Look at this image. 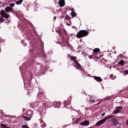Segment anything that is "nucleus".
Masks as SVG:
<instances>
[{
  "label": "nucleus",
  "instance_id": "nucleus-8",
  "mask_svg": "<svg viewBox=\"0 0 128 128\" xmlns=\"http://www.w3.org/2000/svg\"><path fill=\"white\" fill-rule=\"evenodd\" d=\"M100 50L98 48H96L93 50V52L94 54V56H98V53L100 52Z\"/></svg>",
  "mask_w": 128,
  "mask_h": 128
},
{
  "label": "nucleus",
  "instance_id": "nucleus-13",
  "mask_svg": "<svg viewBox=\"0 0 128 128\" xmlns=\"http://www.w3.org/2000/svg\"><path fill=\"white\" fill-rule=\"evenodd\" d=\"M32 116L28 117V116H23L22 118H24L25 120L28 121V120H32Z\"/></svg>",
  "mask_w": 128,
  "mask_h": 128
},
{
  "label": "nucleus",
  "instance_id": "nucleus-33",
  "mask_svg": "<svg viewBox=\"0 0 128 128\" xmlns=\"http://www.w3.org/2000/svg\"><path fill=\"white\" fill-rule=\"evenodd\" d=\"M54 20H56V16H54Z\"/></svg>",
  "mask_w": 128,
  "mask_h": 128
},
{
  "label": "nucleus",
  "instance_id": "nucleus-17",
  "mask_svg": "<svg viewBox=\"0 0 128 128\" xmlns=\"http://www.w3.org/2000/svg\"><path fill=\"white\" fill-rule=\"evenodd\" d=\"M0 126H2V128H8V126H6V125L4 124H1Z\"/></svg>",
  "mask_w": 128,
  "mask_h": 128
},
{
  "label": "nucleus",
  "instance_id": "nucleus-36",
  "mask_svg": "<svg viewBox=\"0 0 128 128\" xmlns=\"http://www.w3.org/2000/svg\"><path fill=\"white\" fill-rule=\"evenodd\" d=\"M0 114H2V110H0Z\"/></svg>",
  "mask_w": 128,
  "mask_h": 128
},
{
  "label": "nucleus",
  "instance_id": "nucleus-5",
  "mask_svg": "<svg viewBox=\"0 0 128 128\" xmlns=\"http://www.w3.org/2000/svg\"><path fill=\"white\" fill-rule=\"evenodd\" d=\"M44 92L40 91L37 95V100L41 102H44V100H46V96H44Z\"/></svg>",
  "mask_w": 128,
  "mask_h": 128
},
{
  "label": "nucleus",
  "instance_id": "nucleus-22",
  "mask_svg": "<svg viewBox=\"0 0 128 128\" xmlns=\"http://www.w3.org/2000/svg\"><path fill=\"white\" fill-rule=\"evenodd\" d=\"M120 112V110L117 109L116 110H114V114H118V112Z\"/></svg>",
  "mask_w": 128,
  "mask_h": 128
},
{
  "label": "nucleus",
  "instance_id": "nucleus-28",
  "mask_svg": "<svg viewBox=\"0 0 128 128\" xmlns=\"http://www.w3.org/2000/svg\"><path fill=\"white\" fill-rule=\"evenodd\" d=\"M94 55L92 54V56H89V58H90V60H92V56H94Z\"/></svg>",
  "mask_w": 128,
  "mask_h": 128
},
{
  "label": "nucleus",
  "instance_id": "nucleus-7",
  "mask_svg": "<svg viewBox=\"0 0 128 128\" xmlns=\"http://www.w3.org/2000/svg\"><path fill=\"white\" fill-rule=\"evenodd\" d=\"M93 78L95 80L98 82H102V78L100 76H94Z\"/></svg>",
  "mask_w": 128,
  "mask_h": 128
},
{
  "label": "nucleus",
  "instance_id": "nucleus-9",
  "mask_svg": "<svg viewBox=\"0 0 128 128\" xmlns=\"http://www.w3.org/2000/svg\"><path fill=\"white\" fill-rule=\"evenodd\" d=\"M58 4L61 8H62V6H64L65 4L64 0H60L58 2Z\"/></svg>",
  "mask_w": 128,
  "mask_h": 128
},
{
  "label": "nucleus",
  "instance_id": "nucleus-32",
  "mask_svg": "<svg viewBox=\"0 0 128 128\" xmlns=\"http://www.w3.org/2000/svg\"><path fill=\"white\" fill-rule=\"evenodd\" d=\"M106 116V113H103V114H102V116Z\"/></svg>",
  "mask_w": 128,
  "mask_h": 128
},
{
  "label": "nucleus",
  "instance_id": "nucleus-3",
  "mask_svg": "<svg viewBox=\"0 0 128 128\" xmlns=\"http://www.w3.org/2000/svg\"><path fill=\"white\" fill-rule=\"evenodd\" d=\"M88 34V32L86 30H80L78 32L76 36L78 38H84V36H86Z\"/></svg>",
  "mask_w": 128,
  "mask_h": 128
},
{
  "label": "nucleus",
  "instance_id": "nucleus-25",
  "mask_svg": "<svg viewBox=\"0 0 128 128\" xmlns=\"http://www.w3.org/2000/svg\"><path fill=\"white\" fill-rule=\"evenodd\" d=\"M10 8H14V3H12L10 4Z\"/></svg>",
  "mask_w": 128,
  "mask_h": 128
},
{
  "label": "nucleus",
  "instance_id": "nucleus-23",
  "mask_svg": "<svg viewBox=\"0 0 128 128\" xmlns=\"http://www.w3.org/2000/svg\"><path fill=\"white\" fill-rule=\"evenodd\" d=\"M22 128H30V127H28V124H24V125H22Z\"/></svg>",
  "mask_w": 128,
  "mask_h": 128
},
{
  "label": "nucleus",
  "instance_id": "nucleus-41",
  "mask_svg": "<svg viewBox=\"0 0 128 128\" xmlns=\"http://www.w3.org/2000/svg\"><path fill=\"white\" fill-rule=\"evenodd\" d=\"M110 76H112V75H110Z\"/></svg>",
  "mask_w": 128,
  "mask_h": 128
},
{
  "label": "nucleus",
  "instance_id": "nucleus-11",
  "mask_svg": "<svg viewBox=\"0 0 128 128\" xmlns=\"http://www.w3.org/2000/svg\"><path fill=\"white\" fill-rule=\"evenodd\" d=\"M89 124H90V122L88 120H86L80 124V126H88Z\"/></svg>",
  "mask_w": 128,
  "mask_h": 128
},
{
  "label": "nucleus",
  "instance_id": "nucleus-37",
  "mask_svg": "<svg viewBox=\"0 0 128 128\" xmlns=\"http://www.w3.org/2000/svg\"><path fill=\"white\" fill-rule=\"evenodd\" d=\"M0 52H2V50L0 48Z\"/></svg>",
  "mask_w": 128,
  "mask_h": 128
},
{
  "label": "nucleus",
  "instance_id": "nucleus-38",
  "mask_svg": "<svg viewBox=\"0 0 128 128\" xmlns=\"http://www.w3.org/2000/svg\"><path fill=\"white\" fill-rule=\"evenodd\" d=\"M7 128H10V127H8V126H7Z\"/></svg>",
  "mask_w": 128,
  "mask_h": 128
},
{
  "label": "nucleus",
  "instance_id": "nucleus-29",
  "mask_svg": "<svg viewBox=\"0 0 128 128\" xmlns=\"http://www.w3.org/2000/svg\"><path fill=\"white\" fill-rule=\"evenodd\" d=\"M58 34H60V36H62V33L60 32V30H58Z\"/></svg>",
  "mask_w": 128,
  "mask_h": 128
},
{
  "label": "nucleus",
  "instance_id": "nucleus-19",
  "mask_svg": "<svg viewBox=\"0 0 128 128\" xmlns=\"http://www.w3.org/2000/svg\"><path fill=\"white\" fill-rule=\"evenodd\" d=\"M65 42V45H64V46H70V44L68 43V41H65L64 42Z\"/></svg>",
  "mask_w": 128,
  "mask_h": 128
},
{
  "label": "nucleus",
  "instance_id": "nucleus-10",
  "mask_svg": "<svg viewBox=\"0 0 128 128\" xmlns=\"http://www.w3.org/2000/svg\"><path fill=\"white\" fill-rule=\"evenodd\" d=\"M70 10H72L71 16L72 18H76V16H77V14L76 12H74V9L71 8Z\"/></svg>",
  "mask_w": 128,
  "mask_h": 128
},
{
  "label": "nucleus",
  "instance_id": "nucleus-1",
  "mask_svg": "<svg viewBox=\"0 0 128 128\" xmlns=\"http://www.w3.org/2000/svg\"><path fill=\"white\" fill-rule=\"evenodd\" d=\"M14 10V9L10 6H6L4 10H2L0 11V14L1 16L0 17V22H4V18H10V14L6 12H12Z\"/></svg>",
  "mask_w": 128,
  "mask_h": 128
},
{
  "label": "nucleus",
  "instance_id": "nucleus-4",
  "mask_svg": "<svg viewBox=\"0 0 128 128\" xmlns=\"http://www.w3.org/2000/svg\"><path fill=\"white\" fill-rule=\"evenodd\" d=\"M114 118V116H108V117H106L104 119L100 120L99 122H96V126H100L102 124H104V122H106V120L110 118Z\"/></svg>",
  "mask_w": 128,
  "mask_h": 128
},
{
  "label": "nucleus",
  "instance_id": "nucleus-39",
  "mask_svg": "<svg viewBox=\"0 0 128 128\" xmlns=\"http://www.w3.org/2000/svg\"><path fill=\"white\" fill-rule=\"evenodd\" d=\"M0 40H2V38H0Z\"/></svg>",
  "mask_w": 128,
  "mask_h": 128
},
{
  "label": "nucleus",
  "instance_id": "nucleus-16",
  "mask_svg": "<svg viewBox=\"0 0 128 128\" xmlns=\"http://www.w3.org/2000/svg\"><path fill=\"white\" fill-rule=\"evenodd\" d=\"M118 64L122 66L123 64H124V60H121L118 62Z\"/></svg>",
  "mask_w": 128,
  "mask_h": 128
},
{
  "label": "nucleus",
  "instance_id": "nucleus-30",
  "mask_svg": "<svg viewBox=\"0 0 128 128\" xmlns=\"http://www.w3.org/2000/svg\"><path fill=\"white\" fill-rule=\"evenodd\" d=\"M124 72L126 74H128V70H126L124 71Z\"/></svg>",
  "mask_w": 128,
  "mask_h": 128
},
{
  "label": "nucleus",
  "instance_id": "nucleus-12",
  "mask_svg": "<svg viewBox=\"0 0 128 128\" xmlns=\"http://www.w3.org/2000/svg\"><path fill=\"white\" fill-rule=\"evenodd\" d=\"M54 104L55 105V106L56 108H60V104H62L60 103V102H54Z\"/></svg>",
  "mask_w": 128,
  "mask_h": 128
},
{
  "label": "nucleus",
  "instance_id": "nucleus-26",
  "mask_svg": "<svg viewBox=\"0 0 128 128\" xmlns=\"http://www.w3.org/2000/svg\"><path fill=\"white\" fill-rule=\"evenodd\" d=\"M46 124L45 123L42 124V128H46Z\"/></svg>",
  "mask_w": 128,
  "mask_h": 128
},
{
  "label": "nucleus",
  "instance_id": "nucleus-2",
  "mask_svg": "<svg viewBox=\"0 0 128 128\" xmlns=\"http://www.w3.org/2000/svg\"><path fill=\"white\" fill-rule=\"evenodd\" d=\"M69 58L71 60H74L75 64H73V66H75L77 70H82V66H80V63L76 61V57L70 56Z\"/></svg>",
  "mask_w": 128,
  "mask_h": 128
},
{
  "label": "nucleus",
  "instance_id": "nucleus-21",
  "mask_svg": "<svg viewBox=\"0 0 128 128\" xmlns=\"http://www.w3.org/2000/svg\"><path fill=\"white\" fill-rule=\"evenodd\" d=\"M80 120H82V118H78V119H77L76 121V124H78V122H80Z\"/></svg>",
  "mask_w": 128,
  "mask_h": 128
},
{
  "label": "nucleus",
  "instance_id": "nucleus-6",
  "mask_svg": "<svg viewBox=\"0 0 128 128\" xmlns=\"http://www.w3.org/2000/svg\"><path fill=\"white\" fill-rule=\"evenodd\" d=\"M112 124H114L115 126H118V119L116 118H113L112 119Z\"/></svg>",
  "mask_w": 128,
  "mask_h": 128
},
{
  "label": "nucleus",
  "instance_id": "nucleus-18",
  "mask_svg": "<svg viewBox=\"0 0 128 128\" xmlns=\"http://www.w3.org/2000/svg\"><path fill=\"white\" fill-rule=\"evenodd\" d=\"M68 104H70V102H64V106H68Z\"/></svg>",
  "mask_w": 128,
  "mask_h": 128
},
{
  "label": "nucleus",
  "instance_id": "nucleus-40",
  "mask_svg": "<svg viewBox=\"0 0 128 128\" xmlns=\"http://www.w3.org/2000/svg\"><path fill=\"white\" fill-rule=\"evenodd\" d=\"M0 4H1V2H0Z\"/></svg>",
  "mask_w": 128,
  "mask_h": 128
},
{
  "label": "nucleus",
  "instance_id": "nucleus-15",
  "mask_svg": "<svg viewBox=\"0 0 128 128\" xmlns=\"http://www.w3.org/2000/svg\"><path fill=\"white\" fill-rule=\"evenodd\" d=\"M24 2V0H19L18 1H17L16 2V4H22V2Z\"/></svg>",
  "mask_w": 128,
  "mask_h": 128
},
{
  "label": "nucleus",
  "instance_id": "nucleus-14",
  "mask_svg": "<svg viewBox=\"0 0 128 128\" xmlns=\"http://www.w3.org/2000/svg\"><path fill=\"white\" fill-rule=\"evenodd\" d=\"M34 114V112H32V110H28V113L27 114L28 116H32V115Z\"/></svg>",
  "mask_w": 128,
  "mask_h": 128
},
{
  "label": "nucleus",
  "instance_id": "nucleus-31",
  "mask_svg": "<svg viewBox=\"0 0 128 128\" xmlns=\"http://www.w3.org/2000/svg\"><path fill=\"white\" fill-rule=\"evenodd\" d=\"M110 97H108L107 98H106V100H110Z\"/></svg>",
  "mask_w": 128,
  "mask_h": 128
},
{
  "label": "nucleus",
  "instance_id": "nucleus-24",
  "mask_svg": "<svg viewBox=\"0 0 128 128\" xmlns=\"http://www.w3.org/2000/svg\"><path fill=\"white\" fill-rule=\"evenodd\" d=\"M89 102L90 104H94V100H90Z\"/></svg>",
  "mask_w": 128,
  "mask_h": 128
},
{
  "label": "nucleus",
  "instance_id": "nucleus-20",
  "mask_svg": "<svg viewBox=\"0 0 128 128\" xmlns=\"http://www.w3.org/2000/svg\"><path fill=\"white\" fill-rule=\"evenodd\" d=\"M116 110H120V111L122 110V106H117Z\"/></svg>",
  "mask_w": 128,
  "mask_h": 128
},
{
  "label": "nucleus",
  "instance_id": "nucleus-34",
  "mask_svg": "<svg viewBox=\"0 0 128 128\" xmlns=\"http://www.w3.org/2000/svg\"><path fill=\"white\" fill-rule=\"evenodd\" d=\"M66 19L68 20V16H66Z\"/></svg>",
  "mask_w": 128,
  "mask_h": 128
},
{
  "label": "nucleus",
  "instance_id": "nucleus-35",
  "mask_svg": "<svg viewBox=\"0 0 128 128\" xmlns=\"http://www.w3.org/2000/svg\"><path fill=\"white\" fill-rule=\"evenodd\" d=\"M126 124H127V125L128 126V120H127L126 121Z\"/></svg>",
  "mask_w": 128,
  "mask_h": 128
},
{
  "label": "nucleus",
  "instance_id": "nucleus-27",
  "mask_svg": "<svg viewBox=\"0 0 128 128\" xmlns=\"http://www.w3.org/2000/svg\"><path fill=\"white\" fill-rule=\"evenodd\" d=\"M66 10H72V8H70V7H66Z\"/></svg>",
  "mask_w": 128,
  "mask_h": 128
}]
</instances>
